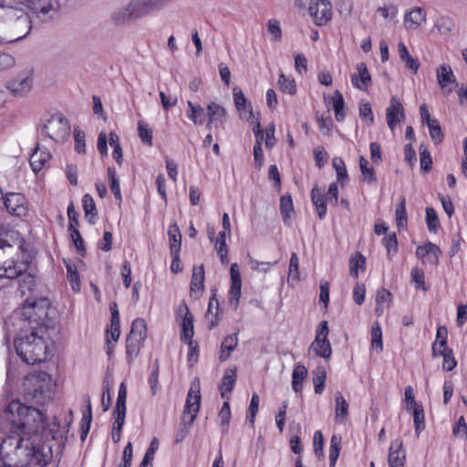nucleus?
<instances>
[{"instance_id":"nucleus-1","label":"nucleus","mask_w":467,"mask_h":467,"mask_svg":"<svg viewBox=\"0 0 467 467\" xmlns=\"http://www.w3.org/2000/svg\"><path fill=\"white\" fill-rule=\"evenodd\" d=\"M6 412L17 419L12 420V433L0 444V467H26L48 465L54 455L52 445L39 438L43 431V413L36 408L12 400Z\"/></svg>"},{"instance_id":"nucleus-2","label":"nucleus","mask_w":467,"mask_h":467,"mask_svg":"<svg viewBox=\"0 0 467 467\" xmlns=\"http://www.w3.org/2000/svg\"><path fill=\"white\" fill-rule=\"evenodd\" d=\"M24 240L13 231L0 238V278H16L27 271L33 256L24 249Z\"/></svg>"},{"instance_id":"nucleus-3","label":"nucleus","mask_w":467,"mask_h":467,"mask_svg":"<svg viewBox=\"0 0 467 467\" xmlns=\"http://www.w3.org/2000/svg\"><path fill=\"white\" fill-rule=\"evenodd\" d=\"M56 315L57 311L51 306L49 300L41 297L32 302L27 299L26 304L13 314L10 320L19 323L20 327L29 329L35 327L39 332H46L47 329L55 327Z\"/></svg>"},{"instance_id":"nucleus-4","label":"nucleus","mask_w":467,"mask_h":467,"mask_svg":"<svg viewBox=\"0 0 467 467\" xmlns=\"http://www.w3.org/2000/svg\"><path fill=\"white\" fill-rule=\"evenodd\" d=\"M45 334L46 332H39L35 327L31 329L19 327L14 345L17 355L25 363L35 365L47 359L49 351Z\"/></svg>"},{"instance_id":"nucleus-5","label":"nucleus","mask_w":467,"mask_h":467,"mask_svg":"<svg viewBox=\"0 0 467 467\" xmlns=\"http://www.w3.org/2000/svg\"><path fill=\"white\" fill-rule=\"evenodd\" d=\"M0 5L2 18L1 31L5 39L3 43H12L26 37L32 29V23L28 14L21 5Z\"/></svg>"},{"instance_id":"nucleus-6","label":"nucleus","mask_w":467,"mask_h":467,"mask_svg":"<svg viewBox=\"0 0 467 467\" xmlns=\"http://www.w3.org/2000/svg\"><path fill=\"white\" fill-rule=\"evenodd\" d=\"M51 376L45 371L31 373L25 379L26 395L38 404L50 398Z\"/></svg>"},{"instance_id":"nucleus-7","label":"nucleus","mask_w":467,"mask_h":467,"mask_svg":"<svg viewBox=\"0 0 467 467\" xmlns=\"http://www.w3.org/2000/svg\"><path fill=\"white\" fill-rule=\"evenodd\" d=\"M42 133L56 142L65 141L70 134L67 119L62 113H56L42 124Z\"/></svg>"},{"instance_id":"nucleus-8","label":"nucleus","mask_w":467,"mask_h":467,"mask_svg":"<svg viewBox=\"0 0 467 467\" xmlns=\"http://www.w3.org/2000/svg\"><path fill=\"white\" fill-rule=\"evenodd\" d=\"M33 83V69L26 67L7 80L5 88L13 96L23 98L32 90Z\"/></svg>"},{"instance_id":"nucleus-9","label":"nucleus","mask_w":467,"mask_h":467,"mask_svg":"<svg viewBox=\"0 0 467 467\" xmlns=\"http://www.w3.org/2000/svg\"><path fill=\"white\" fill-rule=\"evenodd\" d=\"M328 332L327 321L324 320L320 322L316 331L315 340L312 342L309 348L310 350H313L317 356L327 359L329 358L332 354L331 345L327 339Z\"/></svg>"},{"instance_id":"nucleus-10","label":"nucleus","mask_w":467,"mask_h":467,"mask_svg":"<svg viewBox=\"0 0 467 467\" xmlns=\"http://www.w3.org/2000/svg\"><path fill=\"white\" fill-rule=\"evenodd\" d=\"M201 404V392L200 385L192 384L186 398V403L182 413V420H189L188 423H193L196 419L197 413L200 410Z\"/></svg>"},{"instance_id":"nucleus-11","label":"nucleus","mask_w":467,"mask_h":467,"mask_svg":"<svg viewBox=\"0 0 467 467\" xmlns=\"http://www.w3.org/2000/svg\"><path fill=\"white\" fill-rule=\"evenodd\" d=\"M16 4L31 10L38 17L52 16L59 6L58 0H17Z\"/></svg>"},{"instance_id":"nucleus-12","label":"nucleus","mask_w":467,"mask_h":467,"mask_svg":"<svg viewBox=\"0 0 467 467\" xmlns=\"http://www.w3.org/2000/svg\"><path fill=\"white\" fill-rule=\"evenodd\" d=\"M308 9L317 26L327 24L332 17V5L328 0H310Z\"/></svg>"},{"instance_id":"nucleus-13","label":"nucleus","mask_w":467,"mask_h":467,"mask_svg":"<svg viewBox=\"0 0 467 467\" xmlns=\"http://www.w3.org/2000/svg\"><path fill=\"white\" fill-rule=\"evenodd\" d=\"M405 119V109L401 101L395 96L391 97L389 106L386 109V120L392 132L397 124Z\"/></svg>"},{"instance_id":"nucleus-14","label":"nucleus","mask_w":467,"mask_h":467,"mask_svg":"<svg viewBox=\"0 0 467 467\" xmlns=\"http://www.w3.org/2000/svg\"><path fill=\"white\" fill-rule=\"evenodd\" d=\"M26 200L21 193L9 192L3 201V204L6 210L14 215L24 216L26 214Z\"/></svg>"},{"instance_id":"nucleus-15","label":"nucleus","mask_w":467,"mask_h":467,"mask_svg":"<svg viewBox=\"0 0 467 467\" xmlns=\"http://www.w3.org/2000/svg\"><path fill=\"white\" fill-rule=\"evenodd\" d=\"M231 286L229 290V302L234 309L238 307L241 297L242 278L236 263L231 265Z\"/></svg>"},{"instance_id":"nucleus-16","label":"nucleus","mask_w":467,"mask_h":467,"mask_svg":"<svg viewBox=\"0 0 467 467\" xmlns=\"http://www.w3.org/2000/svg\"><path fill=\"white\" fill-rule=\"evenodd\" d=\"M437 80L443 93L446 95L453 91L456 78L449 65H441L436 69Z\"/></svg>"},{"instance_id":"nucleus-17","label":"nucleus","mask_w":467,"mask_h":467,"mask_svg":"<svg viewBox=\"0 0 467 467\" xmlns=\"http://www.w3.org/2000/svg\"><path fill=\"white\" fill-rule=\"evenodd\" d=\"M130 3L135 18H140L161 8L158 0H131Z\"/></svg>"},{"instance_id":"nucleus-18","label":"nucleus","mask_w":467,"mask_h":467,"mask_svg":"<svg viewBox=\"0 0 467 467\" xmlns=\"http://www.w3.org/2000/svg\"><path fill=\"white\" fill-rule=\"evenodd\" d=\"M440 253V248L431 242L425 245L418 246L416 250V255L421 258L424 264H430L432 265H437L439 264Z\"/></svg>"},{"instance_id":"nucleus-19","label":"nucleus","mask_w":467,"mask_h":467,"mask_svg":"<svg viewBox=\"0 0 467 467\" xmlns=\"http://www.w3.org/2000/svg\"><path fill=\"white\" fill-rule=\"evenodd\" d=\"M180 314H183L182 321L181 324V339L187 340L192 339L194 335L193 330V316L191 314L187 305L182 303L179 307Z\"/></svg>"},{"instance_id":"nucleus-20","label":"nucleus","mask_w":467,"mask_h":467,"mask_svg":"<svg viewBox=\"0 0 467 467\" xmlns=\"http://www.w3.org/2000/svg\"><path fill=\"white\" fill-rule=\"evenodd\" d=\"M50 159V152L47 149L40 148L37 145L29 159V163L33 171L35 173L41 171Z\"/></svg>"},{"instance_id":"nucleus-21","label":"nucleus","mask_w":467,"mask_h":467,"mask_svg":"<svg viewBox=\"0 0 467 467\" xmlns=\"http://www.w3.org/2000/svg\"><path fill=\"white\" fill-rule=\"evenodd\" d=\"M357 70L358 74H353L351 76L352 85L359 90L366 91L368 89V84L371 82V77L366 63H358Z\"/></svg>"},{"instance_id":"nucleus-22","label":"nucleus","mask_w":467,"mask_h":467,"mask_svg":"<svg viewBox=\"0 0 467 467\" xmlns=\"http://www.w3.org/2000/svg\"><path fill=\"white\" fill-rule=\"evenodd\" d=\"M426 20V12L421 7H414L405 15L404 26L407 30H415Z\"/></svg>"},{"instance_id":"nucleus-23","label":"nucleus","mask_w":467,"mask_h":467,"mask_svg":"<svg viewBox=\"0 0 467 467\" xmlns=\"http://www.w3.org/2000/svg\"><path fill=\"white\" fill-rule=\"evenodd\" d=\"M405 451L402 450V441L399 439L391 442L389 452V467H404Z\"/></svg>"},{"instance_id":"nucleus-24","label":"nucleus","mask_w":467,"mask_h":467,"mask_svg":"<svg viewBox=\"0 0 467 467\" xmlns=\"http://www.w3.org/2000/svg\"><path fill=\"white\" fill-rule=\"evenodd\" d=\"M236 381V368H227L219 385L221 397L227 400L231 398V393L234 388Z\"/></svg>"},{"instance_id":"nucleus-25","label":"nucleus","mask_w":467,"mask_h":467,"mask_svg":"<svg viewBox=\"0 0 467 467\" xmlns=\"http://www.w3.org/2000/svg\"><path fill=\"white\" fill-rule=\"evenodd\" d=\"M204 266H194L191 280V295L199 297L204 289Z\"/></svg>"},{"instance_id":"nucleus-26","label":"nucleus","mask_w":467,"mask_h":467,"mask_svg":"<svg viewBox=\"0 0 467 467\" xmlns=\"http://www.w3.org/2000/svg\"><path fill=\"white\" fill-rule=\"evenodd\" d=\"M311 201L316 208V212L320 220H323L327 215V198L317 185H315L311 191Z\"/></svg>"},{"instance_id":"nucleus-27","label":"nucleus","mask_w":467,"mask_h":467,"mask_svg":"<svg viewBox=\"0 0 467 467\" xmlns=\"http://www.w3.org/2000/svg\"><path fill=\"white\" fill-rule=\"evenodd\" d=\"M47 418L43 414V431L40 430L39 438L45 441H53L57 439L60 429V421L57 418H54L51 423H47Z\"/></svg>"},{"instance_id":"nucleus-28","label":"nucleus","mask_w":467,"mask_h":467,"mask_svg":"<svg viewBox=\"0 0 467 467\" xmlns=\"http://www.w3.org/2000/svg\"><path fill=\"white\" fill-rule=\"evenodd\" d=\"M207 116L208 119H210V122H215V128H217L219 125L224 123L226 110L223 106L215 102H211L207 106Z\"/></svg>"},{"instance_id":"nucleus-29","label":"nucleus","mask_w":467,"mask_h":467,"mask_svg":"<svg viewBox=\"0 0 467 467\" xmlns=\"http://www.w3.org/2000/svg\"><path fill=\"white\" fill-rule=\"evenodd\" d=\"M237 343V334L228 335L223 338L221 344V351L218 358L221 362H224L229 358L232 351H234L236 348Z\"/></svg>"},{"instance_id":"nucleus-30","label":"nucleus","mask_w":467,"mask_h":467,"mask_svg":"<svg viewBox=\"0 0 467 467\" xmlns=\"http://www.w3.org/2000/svg\"><path fill=\"white\" fill-rule=\"evenodd\" d=\"M336 409H335V420L340 423L346 421L348 414V403L341 394L337 391L335 394Z\"/></svg>"},{"instance_id":"nucleus-31","label":"nucleus","mask_w":467,"mask_h":467,"mask_svg":"<svg viewBox=\"0 0 467 467\" xmlns=\"http://www.w3.org/2000/svg\"><path fill=\"white\" fill-rule=\"evenodd\" d=\"M168 236L170 243V254L181 252L182 234L176 223L170 224L168 229Z\"/></svg>"},{"instance_id":"nucleus-32","label":"nucleus","mask_w":467,"mask_h":467,"mask_svg":"<svg viewBox=\"0 0 467 467\" xmlns=\"http://www.w3.org/2000/svg\"><path fill=\"white\" fill-rule=\"evenodd\" d=\"M189 109L186 112V116L189 119H191L195 125H202L205 119V112L204 109L199 105L194 104L192 101L187 102Z\"/></svg>"},{"instance_id":"nucleus-33","label":"nucleus","mask_w":467,"mask_h":467,"mask_svg":"<svg viewBox=\"0 0 467 467\" xmlns=\"http://www.w3.org/2000/svg\"><path fill=\"white\" fill-rule=\"evenodd\" d=\"M214 247L220 257L221 263L224 265H228V246L226 244V233L224 231L219 232Z\"/></svg>"},{"instance_id":"nucleus-34","label":"nucleus","mask_w":467,"mask_h":467,"mask_svg":"<svg viewBox=\"0 0 467 467\" xmlns=\"http://www.w3.org/2000/svg\"><path fill=\"white\" fill-rule=\"evenodd\" d=\"M128 337H133V338L138 340L145 341L147 337V326L143 318L138 317L132 321Z\"/></svg>"},{"instance_id":"nucleus-35","label":"nucleus","mask_w":467,"mask_h":467,"mask_svg":"<svg viewBox=\"0 0 467 467\" xmlns=\"http://www.w3.org/2000/svg\"><path fill=\"white\" fill-rule=\"evenodd\" d=\"M143 343V341L133 338V337H127L126 356L129 364H131L133 360L138 357Z\"/></svg>"},{"instance_id":"nucleus-36","label":"nucleus","mask_w":467,"mask_h":467,"mask_svg":"<svg viewBox=\"0 0 467 467\" xmlns=\"http://www.w3.org/2000/svg\"><path fill=\"white\" fill-rule=\"evenodd\" d=\"M307 375V369L304 365H296L292 373V389L295 392L302 390L303 382Z\"/></svg>"},{"instance_id":"nucleus-37","label":"nucleus","mask_w":467,"mask_h":467,"mask_svg":"<svg viewBox=\"0 0 467 467\" xmlns=\"http://www.w3.org/2000/svg\"><path fill=\"white\" fill-rule=\"evenodd\" d=\"M109 181V188L111 192L114 194V197L119 203L122 202V195L120 192L119 186V179L117 174L116 169L114 167H109L107 170Z\"/></svg>"},{"instance_id":"nucleus-38","label":"nucleus","mask_w":467,"mask_h":467,"mask_svg":"<svg viewBox=\"0 0 467 467\" xmlns=\"http://www.w3.org/2000/svg\"><path fill=\"white\" fill-rule=\"evenodd\" d=\"M88 406L87 410L83 411L81 423H80V438L81 441H85L89 429H90V423L92 420V410H91V404L89 397H87Z\"/></svg>"},{"instance_id":"nucleus-39","label":"nucleus","mask_w":467,"mask_h":467,"mask_svg":"<svg viewBox=\"0 0 467 467\" xmlns=\"http://www.w3.org/2000/svg\"><path fill=\"white\" fill-rule=\"evenodd\" d=\"M280 213L284 223H286L294 214V205L290 194H285L280 198Z\"/></svg>"},{"instance_id":"nucleus-40","label":"nucleus","mask_w":467,"mask_h":467,"mask_svg":"<svg viewBox=\"0 0 467 467\" xmlns=\"http://www.w3.org/2000/svg\"><path fill=\"white\" fill-rule=\"evenodd\" d=\"M82 206L85 216L90 223H94V219L97 217L96 204L90 194L86 193L82 197Z\"/></svg>"},{"instance_id":"nucleus-41","label":"nucleus","mask_w":467,"mask_h":467,"mask_svg":"<svg viewBox=\"0 0 467 467\" xmlns=\"http://www.w3.org/2000/svg\"><path fill=\"white\" fill-rule=\"evenodd\" d=\"M231 417L230 403L229 400H226L218 413V420L220 421L221 430L223 434L228 432Z\"/></svg>"},{"instance_id":"nucleus-42","label":"nucleus","mask_w":467,"mask_h":467,"mask_svg":"<svg viewBox=\"0 0 467 467\" xmlns=\"http://www.w3.org/2000/svg\"><path fill=\"white\" fill-rule=\"evenodd\" d=\"M219 314V301L215 296V294L210 298L206 317L211 318L209 329H213L218 324L217 316Z\"/></svg>"},{"instance_id":"nucleus-43","label":"nucleus","mask_w":467,"mask_h":467,"mask_svg":"<svg viewBox=\"0 0 467 467\" xmlns=\"http://www.w3.org/2000/svg\"><path fill=\"white\" fill-rule=\"evenodd\" d=\"M112 19L116 24H124L131 19H136L130 3L127 6L116 10L112 14Z\"/></svg>"},{"instance_id":"nucleus-44","label":"nucleus","mask_w":467,"mask_h":467,"mask_svg":"<svg viewBox=\"0 0 467 467\" xmlns=\"http://www.w3.org/2000/svg\"><path fill=\"white\" fill-rule=\"evenodd\" d=\"M341 441L342 438L339 435L334 434L330 440L329 446V465L330 467H334L337 463V461L339 456V451L341 449Z\"/></svg>"},{"instance_id":"nucleus-45","label":"nucleus","mask_w":467,"mask_h":467,"mask_svg":"<svg viewBox=\"0 0 467 467\" xmlns=\"http://www.w3.org/2000/svg\"><path fill=\"white\" fill-rule=\"evenodd\" d=\"M413 422L415 433L419 436L425 429L424 410L421 404H415V407L413 408Z\"/></svg>"},{"instance_id":"nucleus-46","label":"nucleus","mask_w":467,"mask_h":467,"mask_svg":"<svg viewBox=\"0 0 467 467\" xmlns=\"http://www.w3.org/2000/svg\"><path fill=\"white\" fill-rule=\"evenodd\" d=\"M395 216L397 227L399 229H401L407 225L408 216L406 211V199L404 196L400 197V202L396 207Z\"/></svg>"},{"instance_id":"nucleus-47","label":"nucleus","mask_w":467,"mask_h":467,"mask_svg":"<svg viewBox=\"0 0 467 467\" xmlns=\"http://www.w3.org/2000/svg\"><path fill=\"white\" fill-rule=\"evenodd\" d=\"M382 243L386 247L388 259L392 260L393 256L398 252V240L396 234L392 232L386 234L382 239Z\"/></svg>"},{"instance_id":"nucleus-48","label":"nucleus","mask_w":467,"mask_h":467,"mask_svg":"<svg viewBox=\"0 0 467 467\" xmlns=\"http://www.w3.org/2000/svg\"><path fill=\"white\" fill-rule=\"evenodd\" d=\"M345 102L342 94L339 90L334 92L333 97V109L335 111V118L337 121H343L346 114L344 112Z\"/></svg>"},{"instance_id":"nucleus-49","label":"nucleus","mask_w":467,"mask_h":467,"mask_svg":"<svg viewBox=\"0 0 467 467\" xmlns=\"http://www.w3.org/2000/svg\"><path fill=\"white\" fill-rule=\"evenodd\" d=\"M327 379V373L324 368L318 367L313 371V383L315 392L321 394L325 388V382Z\"/></svg>"},{"instance_id":"nucleus-50","label":"nucleus","mask_w":467,"mask_h":467,"mask_svg":"<svg viewBox=\"0 0 467 467\" xmlns=\"http://www.w3.org/2000/svg\"><path fill=\"white\" fill-rule=\"evenodd\" d=\"M359 167L365 181H367L368 183L377 182V176L374 168L368 167V161L363 156H360L359 158Z\"/></svg>"},{"instance_id":"nucleus-51","label":"nucleus","mask_w":467,"mask_h":467,"mask_svg":"<svg viewBox=\"0 0 467 467\" xmlns=\"http://www.w3.org/2000/svg\"><path fill=\"white\" fill-rule=\"evenodd\" d=\"M332 164L337 172V180L341 184L344 185L348 181V171L345 165L344 161L339 157H335L332 161Z\"/></svg>"},{"instance_id":"nucleus-52","label":"nucleus","mask_w":467,"mask_h":467,"mask_svg":"<svg viewBox=\"0 0 467 467\" xmlns=\"http://www.w3.org/2000/svg\"><path fill=\"white\" fill-rule=\"evenodd\" d=\"M138 132L141 141L149 147L153 144L152 130L149 128V125L142 120L138 122Z\"/></svg>"},{"instance_id":"nucleus-53","label":"nucleus","mask_w":467,"mask_h":467,"mask_svg":"<svg viewBox=\"0 0 467 467\" xmlns=\"http://www.w3.org/2000/svg\"><path fill=\"white\" fill-rule=\"evenodd\" d=\"M280 90L289 95H294L296 92V85L293 78H286L285 74L281 73L277 80Z\"/></svg>"},{"instance_id":"nucleus-54","label":"nucleus","mask_w":467,"mask_h":467,"mask_svg":"<svg viewBox=\"0 0 467 467\" xmlns=\"http://www.w3.org/2000/svg\"><path fill=\"white\" fill-rule=\"evenodd\" d=\"M19 276L22 278L19 280V289L22 295H25L26 292H30L36 285V277L31 273H23Z\"/></svg>"},{"instance_id":"nucleus-55","label":"nucleus","mask_w":467,"mask_h":467,"mask_svg":"<svg viewBox=\"0 0 467 467\" xmlns=\"http://www.w3.org/2000/svg\"><path fill=\"white\" fill-rule=\"evenodd\" d=\"M428 128H429L430 136H431L432 141L434 142V144L437 145V144L441 143L444 139V134L441 130L439 120L436 119H433V120L429 123Z\"/></svg>"},{"instance_id":"nucleus-56","label":"nucleus","mask_w":467,"mask_h":467,"mask_svg":"<svg viewBox=\"0 0 467 467\" xmlns=\"http://www.w3.org/2000/svg\"><path fill=\"white\" fill-rule=\"evenodd\" d=\"M233 93L234 105L239 111L251 110V105L240 88H234Z\"/></svg>"},{"instance_id":"nucleus-57","label":"nucleus","mask_w":467,"mask_h":467,"mask_svg":"<svg viewBox=\"0 0 467 467\" xmlns=\"http://www.w3.org/2000/svg\"><path fill=\"white\" fill-rule=\"evenodd\" d=\"M420 164L423 172H429L432 168V158L424 145L420 146Z\"/></svg>"},{"instance_id":"nucleus-58","label":"nucleus","mask_w":467,"mask_h":467,"mask_svg":"<svg viewBox=\"0 0 467 467\" xmlns=\"http://www.w3.org/2000/svg\"><path fill=\"white\" fill-rule=\"evenodd\" d=\"M68 232L70 234L71 240L74 243L76 249L81 255H84V254H85L84 240L79 233V231L77 229V227L74 224H71V225H68Z\"/></svg>"},{"instance_id":"nucleus-59","label":"nucleus","mask_w":467,"mask_h":467,"mask_svg":"<svg viewBox=\"0 0 467 467\" xmlns=\"http://www.w3.org/2000/svg\"><path fill=\"white\" fill-rule=\"evenodd\" d=\"M159 373H160V362L156 358L152 364L151 371L149 377V383L150 390L153 395H156L159 387Z\"/></svg>"},{"instance_id":"nucleus-60","label":"nucleus","mask_w":467,"mask_h":467,"mask_svg":"<svg viewBox=\"0 0 467 467\" xmlns=\"http://www.w3.org/2000/svg\"><path fill=\"white\" fill-rule=\"evenodd\" d=\"M437 30L441 35L450 34L454 28V21L449 16H441L435 24Z\"/></svg>"},{"instance_id":"nucleus-61","label":"nucleus","mask_w":467,"mask_h":467,"mask_svg":"<svg viewBox=\"0 0 467 467\" xmlns=\"http://www.w3.org/2000/svg\"><path fill=\"white\" fill-rule=\"evenodd\" d=\"M67 277L69 281L71 287L74 291H79L80 290V278L78 272L75 265H67Z\"/></svg>"},{"instance_id":"nucleus-62","label":"nucleus","mask_w":467,"mask_h":467,"mask_svg":"<svg viewBox=\"0 0 467 467\" xmlns=\"http://www.w3.org/2000/svg\"><path fill=\"white\" fill-rule=\"evenodd\" d=\"M259 401L260 399L258 394L255 392L253 393L246 416V419L250 422L251 426H254V424L255 416L258 412Z\"/></svg>"},{"instance_id":"nucleus-63","label":"nucleus","mask_w":467,"mask_h":467,"mask_svg":"<svg viewBox=\"0 0 467 467\" xmlns=\"http://www.w3.org/2000/svg\"><path fill=\"white\" fill-rule=\"evenodd\" d=\"M411 282L414 283L416 289H421L423 291H427L428 287L425 285V276L424 273L421 269L418 267H413L411 269Z\"/></svg>"},{"instance_id":"nucleus-64","label":"nucleus","mask_w":467,"mask_h":467,"mask_svg":"<svg viewBox=\"0 0 467 467\" xmlns=\"http://www.w3.org/2000/svg\"><path fill=\"white\" fill-rule=\"evenodd\" d=\"M426 223L430 232H436L440 224L436 211L431 207L426 208Z\"/></svg>"}]
</instances>
